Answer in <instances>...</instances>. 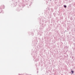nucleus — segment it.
I'll return each instance as SVG.
<instances>
[{"label":"nucleus","instance_id":"f257e3e1","mask_svg":"<svg viewBox=\"0 0 75 75\" xmlns=\"http://www.w3.org/2000/svg\"><path fill=\"white\" fill-rule=\"evenodd\" d=\"M71 72H72L71 74H74V71H71Z\"/></svg>","mask_w":75,"mask_h":75},{"label":"nucleus","instance_id":"f03ea898","mask_svg":"<svg viewBox=\"0 0 75 75\" xmlns=\"http://www.w3.org/2000/svg\"><path fill=\"white\" fill-rule=\"evenodd\" d=\"M64 7L66 8V7H67V6H65V5H64Z\"/></svg>","mask_w":75,"mask_h":75}]
</instances>
